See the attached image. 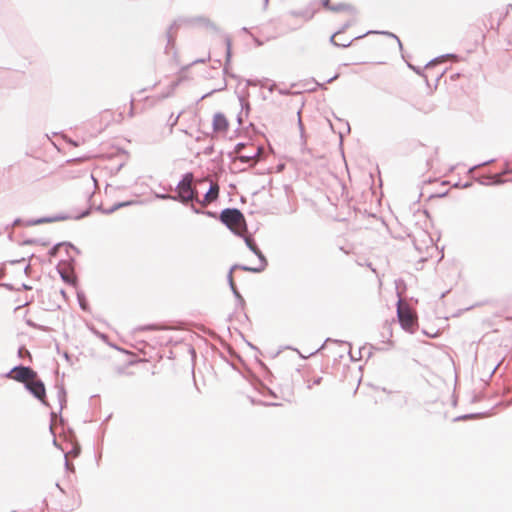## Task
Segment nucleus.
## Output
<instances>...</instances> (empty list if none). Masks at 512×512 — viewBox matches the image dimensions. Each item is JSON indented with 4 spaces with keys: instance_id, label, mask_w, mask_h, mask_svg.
Wrapping results in <instances>:
<instances>
[{
    "instance_id": "7",
    "label": "nucleus",
    "mask_w": 512,
    "mask_h": 512,
    "mask_svg": "<svg viewBox=\"0 0 512 512\" xmlns=\"http://www.w3.org/2000/svg\"><path fill=\"white\" fill-rule=\"evenodd\" d=\"M212 126L215 132L225 133L228 130L229 123L226 116L219 112L214 114Z\"/></svg>"
},
{
    "instance_id": "27",
    "label": "nucleus",
    "mask_w": 512,
    "mask_h": 512,
    "mask_svg": "<svg viewBox=\"0 0 512 512\" xmlns=\"http://www.w3.org/2000/svg\"><path fill=\"white\" fill-rule=\"evenodd\" d=\"M298 124H299V128H300L301 137L303 138L304 129H303V125H302L300 118L298 120Z\"/></svg>"
},
{
    "instance_id": "26",
    "label": "nucleus",
    "mask_w": 512,
    "mask_h": 512,
    "mask_svg": "<svg viewBox=\"0 0 512 512\" xmlns=\"http://www.w3.org/2000/svg\"><path fill=\"white\" fill-rule=\"evenodd\" d=\"M226 44H227V57L229 58L230 57L231 43H230V40L228 38L226 39Z\"/></svg>"
},
{
    "instance_id": "36",
    "label": "nucleus",
    "mask_w": 512,
    "mask_h": 512,
    "mask_svg": "<svg viewBox=\"0 0 512 512\" xmlns=\"http://www.w3.org/2000/svg\"><path fill=\"white\" fill-rule=\"evenodd\" d=\"M65 466H66L67 468H69V463H68V461H67V460H65Z\"/></svg>"
},
{
    "instance_id": "16",
    "label": "nucleus",
    "mask_w": 512,
    "mask_h": 512,
    "mask_svg": "<svg viewBox=\"0 0 512 512\" xmlns=\"http://www.w3.org/2000/svg\"><path fill=\"white\" fill-rule=\"evenodd\" d=\"M420 237H422V242L426 249H428L431 246L432 240L425 232L420 233Z\"/></svg>"
},
{
    "instance_id": "3",
    "label": "nucleus",
    "mask_w": 512,
    "mask_h": 512,
    "mask_svg": "<svg viewBox=\"0 0 512 512\" xmlns=\"http://www.w3.org/2000/svg\"><path fill=\"white\" fill-rule=\"evenodd\" d=\"M397 316L401 326L405 330H411L413 328L415 323L414 316L408 307L402 306L401 300L398 301Z\"/></svg>"
},
{
    "instance_id": "40",
    "label": "nucleus",
    "mask_w": 512,
    "mask_h": 512,
    "mask_svg": "<svg viewBox=\"0 0 512 512\" xmlns=\"http://www.w3.org/2000/svg\"><path fill=\"white\" fill-rule=\"evenodd\" d=\"M264 2H265V5H267V3H268V0H264Z\"/></svg>"
},
{
    "instance_id": "30",
    "label": "nucleus",
    "mask_w": 512,
    "mask_h": 512,
    "mask_svg": "<svg viewBox=\"0 0 512 512\" xmlns=\"http://www.w3.org/2000/svg\"><path fill=\"white\" fill-rule=\"evenodd\" d=\"M438 60V58H435V59H432L431 61H429L427 64H426V68L432 66L436 61Z\"/></svg>"
},
{
    "instance_id": "35",
    "label": "nucleus",
    "mask_w": 512,
    "mask_h": 512,
    "mask_svg": "<svg viewBox=\"0 0 512 512\" xmlns=\"http://www.w3.org/2000/svg\"><path fill=\"white\" fill-rule=\"evenodd\" d=\"M472 416H473V415H464L462 418H463V419H466V418H470V417H472Z\"/></svg>"
},
{
    "instance_id": "41",
    "label": "nucleus",
    "mask_w": 512,
    "mask_h": 512,
    "mask_svg": "<svg viewBox=\"0 0 512 512\" xmlns=\"http://www.w3.org/2000/svg\"><path fill=\"white\" fill-rule=\"evenodd\" d=\"M12 512H16V511H12Z\"/></svg>"
},
{
    "instance_id": "15",
    "label": "nucleus",
    "mask_w": 512,
    "mask_h": 512,
    "mask_svg": "<svg viewBox=\"0 0 512 512\" xmlns=\"http://www.w3.org/2000/svg\"><path fill=\"white\" fill-rule=\"evenodd\" d=\"M244 241L246 246L250 249V251L253 252L257 248V245L251 236H245Z\"/></svg>"
},
{
    "instance_id": "39",
    "label": "nucleus",
    "mask_w": 512,
    "mask_h": 512,
    "mask_svg": "<svg viewBox=\"0 0 512 512\" xmlns=\"http://www.w3.org/2000/svg\"><path fill=\"white\" fill-rule=\"evenodd\" d=\"M197 62H198V60H194V63H197ZM199 62H203V60H199Z\"/></svg>"
},
{
    "instance_id": "28",
    "label": "nucleus",
    "mask_w": 512,
    "mask_h": 512,
    "mask_svg": "<svg viewBox=\"0 0 512 512\" xmlns=\"http://www.w3.org/2000/svg\"><path fill=\"white\" fill-rule=\"evenodd\" d=\"M61 277H62V279H63L65 282L71 283V279H70V277H68V276L64 275L63 273H61Z\"/></svg>"
},
{
    "instance_id": "24",
    "label": "nucleus",
    "mask_w": 512,
    "mask_h": 512,
    "mask_svg": "<svg viewBox=\"0 0 512 512\" xmlns=\"http://www.w3.org/2000/svg\"><path fill=\"white\" fill-rule=\"evenodd\" d=\"M59 246H60V244H56L54 247H52V248L50 249V251H49V254H50L51 256H54V255L57 253V249H58V247H59Z\"/></svg>"
},
{
    "instance_id": "19",
    "label": "nucleus",
    "mask_w": 512,
    "mask_h": 512,
    "mask_svg": "<svg viewBox=\"0 0 512 512\" xmlns=\"http://www.w3.org/2000/svg\"><path fill=\"white\" fill-rule=\"evenodd\" d=\"M65 396H66V393H65L64 388L60 387L58 389V399H59V402H60L61 406L63 405V402H65Z\"/></svg>"
},
{
    "instance_id": "10",
    "label": "nucleus",
    "mask_w": 512,
    "mask_h": 512,
    "mask_svg": "<svg viewBox=\"0 0 512 512\" xmlns=\"http://www.w3.org/2000/svg\"><path fill=\"white\" fill-rule=\"evenodd\" d=\"M330 10L334 11V12L347 11L353 16L356 14L354 7H352L351 5H348V4H344V3H340L337 5H331Z\"/></svg>"
},
{
    "instance_id": "34",
    "label": "nucleus",
    "mask_w": 512,
    "mask_h": 512,
    "mask_svg": "<svg viewBox=\"0 0 512 512\" xmlns=\"http://www.w3.org/2000/svg\"><path fill=\"white\" fill-rule=\"evenodd\" d=\"M87 214H88V211H86V212L82 213L79 217H84V216H86Z\"/></svg>"
},
{
    "instance_id": "11",
    "label": "nucleus",
    "mask_w": 512,
    "mask_h": 512,
    "mask_svg": "<svg viewBox=\"0 0 512 512\" xmlns=\"http://www.w3.org/2000/svg\"><path fill=\"white\" fill-rule=\"evenodd\" d=\"M290 15L293 16V17H296V18L301 17L304 20L309 21L310 19L313 18L314 11H312L310 9H306V10H303V11H291Z\"/></svg>"
},
{
    "instance_id": "32",
    "label": "nucleus",
    "mask_w": 512,
    "mask_h": 512,
    "mask_svg": "<svg viewBox=\"0 0 512 512\" xmlns=\"http://www.w3.org/2000/svg\"><path fill=\"white\" fill-rule=\"evenodd\" d=\"M350 25H351V22H347V23H345V24L343 25V27H342L340 30H342V32H343V31H344L346 28H348Z\"/></svg>"
},
{
    "instance_id": "21",
    "label": "nucleus",
    "mask_w": 512,
    "mask_h": 512,
    "mask_svg": "<svg viewBox=\"0 0 512 512\" xmlns=\"http://www.w3.org/2000/svg\"><path fill=\"white\" fill-rule=\"evenodd\" d=\"M56 350H57V353H58V354H61V352H60V349H59V346H58V345L56 346ZM62 356L64 357V359H65L68 363H72V362H71V356L68 354V352H66V351H65V352H62Z\"/></svg>"
},
{
    "instance_id": "2",
    "label": "nucleus",
    "mask_w": 512,
    "mask_h": 512,
    "mask_svg": "<svg viewBox=\"0 0 512 512\" xmlns=\"http://www.w3.org/2000/svg\"><path fill=\"white\" fill-rule=\"evenodd\" d=\"M193 180L194 176L191 172L184 174L176 186L177 195L174 197H178V200L182 202L197 200L192 188Z\"/></svg>"
},
{
    "instance_id": "25",
    "label": "nucleus",
    "mask_w": 512,
    "mask_h": 512,
    "mask_svg": "<svg viewBox=\"0 0 512 512\" xmlns=\"http://www.w3.org/2000/svg\"><path fill=\"white\" fill-rule=\"evenodd\" d=\"M321 2H322V5H323L325 8H327V9H329V10H330L331 5H330V1H329V0H321Z\"/></svg>"
},
{
    "instance_id": "1",
    "label": "nucleus",
    "mask_w": 512,
    "mask_h": 512,
    "mask_svg": "<svg viewBox=\"0 0 512 512\" xmlns=\"http://www.w3.org/2000/svg\"><path fill=\"white\" fill-rule=\"evenodd\" d=\"M220 220L237 235L242 236L243 232L247 230L244 215L237 208H226L222 210Z\"/></svg>"
},
{
    "instance_id": "31",
    "label": "nucleus",
    "mask_w": 512,
    "mask_h": 512,
    "mask_svg": "<svg viewBox=\"0 0 512 512\" xmlns=\"http://www.w3.org/2000/svg\"><path fill=\"white\" fill-rule=\"evenodd\" d=\"M321 380H322V378H321V377H318V378L314 379V381H313V385H318V384H320Z\"/></svg>"
},
{
    "instance_id": "12",
    "label": "nucleus",
    "mask_w": 512,
    "mask_h": 512,
    "mask_svg": "<svg viewBox=\"0 0 512 512\" xmlns=\"http://www.w3.org/2000/svg\"><path fill=\"white\" fill-rule=\"evenodd\" d=\"M341 33H342V30H338V31H336V32H335V33L330 37V43H331L332 45L336 46V47H344V48H346V47H348V46H350V45H351V43H352V41H353V40H347L346 42H337V41L335 40V37H336L337 35L341 34Z\"/></svg>"
},
{
    "instance_id": "17",
    "label": "nucleus",
    "mask_w": 512,
    "mask_h": 512,
    "mask_svg": "<svg viewBox=\"0 0 512 512\" xmlns=\"http://www.w3.org/2000/svg\"><path fill=\"white\" fill-rule=\"evenodd\" d=\"M154 196L157 199H163V200L169 199V200H173V201L178 200V197H174V195H170V194L155 193Z\"/></svg>"
},
{
    "instance_id": "13",
    "label": "nucleus",
    "mask_w": 512,
    "mask_h": 512,
    "mask_svg": "<svg viewBox=\"0 0 512 512\" xmlns=\"http://www.w3.org/2000/svg\"><path fill=\"white\" fill-rule=\"evenodd\" d=\"M137 203H138L137 201H133V200L125 201V202H119V203L114 204L111 208L105 210V213L110 214V213H113L114 211H116L119 208L130 206V205L137 204Z\"/></svg>"
},
{
    "instance_id": "20",
    "label": "nucleus",
    "mask_w": 512,
    "mask_h": 512,
    "mask_svg": "<svg viewBox=\"0 0 512 512\" xmlns=\"http://www.w3.org/2000/svg\"><path fill=\"white\" fill-rule=\"evenodd\" d=\"M246 148V144L243 143V142H240V143H237L234 147V153L238 154V156L240 154H242V150Z\"/></svg>"
},
{
    "instance_id": "8",
    "label": "nucleus",
    "mask_w": 512,
    "mask_h": 512,
    "mask_svg": "<svg viewBox=\"0 0 512 512\" xmlns=\"http://www.w3.org/2000/svg\"><path fill=\"white\" fill-rule=\"evenodd\" d=\"M249 149L248 152L240 154L236 159L242 163H249L251 160L258 157L262 150L260 147H256L253 144L249 146Z\"/></svg>"
},
{
    "instance_id": "23",
    "label": "nucleus",
    "mask_w": 512,
    "mask_h": 512,
    "mask_svg": "<svg viewBox=\"0 0 512 512\" xmlns=\"http://www.w3.org/2000/svg\"><path fill=\"white\" fill-rule=\"evenodd\" d=\"M491 162H493V160H488V161H485V162L480 163V164H478V165H475V166L471 167L469 171L471 172V171L475 170L476 168H478V167H480V166L487 165V164H489V163H491Z\"/></svg>"
},
{
    "instance_id": "37",
    "label": "nucleus",
    "mask_w": 512,
    "mask_h": 512,
    "mask_svg": "<svg viewBox=\"0 0 512 512\" xmlns=\"http://www.w3.org/2000/svg\"><path fill=\"white\" fill-rule=\"evenodd\" d=\"M80 306L85 309L84 303H80Z\"/></svg>"
},
{
    "instance_id": "6",
    "label": "nucleus",
    "mask_w": 512,
    "mask_h": 512,
    "mask_svg": "<svg viewBox=\"0 0 512 512\" xmlns=\"http://www.w3.org/2000/svg\"><path fill=\"white\" fill-rule=\"evenodd\" d=\"M25 386L31 394L44 403L45 386L41 380L31 379Z\"/></svg>"
},
{
    "instance_id": "5",
    "label": "nucleus",
    "mask_w": 512,
    "mask_h": 512,
    "mask_svg": "<svg viewBox=\"0 0 512 512\" xmlns=\"http://www.w3.org/2000/svg\"><path fill=\"white\" fill-rule=\"evenodd\" d=\"M12 373L14 374L13 379H15L16 381H19V382L27 383L31 379H34L36 377V373L30 367H27V366L14 367L7 374V376H10Z\"/></svg>"
},
{
    "instance_id": "4",
    "label": "nucleus",
    "mask_w": 512,
    "mask_h": 512,
    "mask_svg": "<svg viewBox=\"0 0 512 512\" xmlns=\"http://www.w3.org/2000/svg\"><path fill=\"white\" fill-rule=\"evenodd\" d=\"M253 253L259 259V264L257 266H247V265L236 264L231 267V270L241 269L243 271H248V272H252V273H260V272L264 271L268 264L264 254L260 251V249L258 247L253 251Z\"/></svg>"
},
{
    "instance_id": "33",
    "label": "nucleus",
    "mask_w": 512,
    "mask_h": 512,
    "mask_svg": "<svg viewBox=\"0 0 512 512\" xmlns=\"http://www.w3.org/2000/svg\"><path fill=\"white\" fill-rule=\"evenodd\" d=\"M410 68H412L416 73L421 74V70L419 68L413 67L409 65Z\"/></svg>"
},
{
    "instance_id": "38",
    "label": "nucleus",
    "mask_w": 512,
    "mask_h": 512,
    "mask_svg": "<svg viewBox=\"0 0 512 512\" xmlns=\"http://www.w3.org/2000/svg\"><path fill=\"white\" fill-rule=\"evenodd\" d=\"M287 92L280 90V94H286Z\"/></svg>"
},
{
    "instance_id": "14",
    "label": "nucleus",
    "mask_w": 512,
    "mask_h": 512,
    "mask_svg": "<svg viewBox=\"0 0 512 512\" xmlns=\"http://www.w3.org/2000/svg\"><path fill=\"white\" fill-rule=\"evenodd\" d=\"M233 271H234V270H231V269H230V271H229V273H228V282H229V285H230V288H231V290H232L233 294H234L237 298H241V296H240L239 292L237 291V289H236V287H235V284H234V282H233V278H232V272H233Z\"/></svg>"
},
{
    "instance_id": "29",
    "label": "nucleus",
    "mask_w": 512,
    "mask_h": 512,
    "mask_svg": "<svg viewBox=\"0 0 512 512\" xmlns=\"http://www.w3.org/2000/svg\"><path fill=\"white\" fill-rule=\"evenodd\" d=\"M415 248L420 251V253L423 252L424 247L417 244V241L415 240Z\"/></svg>"
},
{
    "instance_id": "9",
    "label": "nucleus",
    "mask_w": 512,
    "mask_h": 512,
    "mask_svg": "<svg viewBox=\"0 0 512 512\" xmlns=\"http://www.w3.org/2000/svg\"><path fill=\"white\" fill-rule=\"evenodd\" d=\"M218 193H219V186H218V184L211 183L208 191L204 195V199L201 200V201H199L197 199V201L200 204H202V205H206L207 203H210V202L216 200L218 198Z\"/></svg>"
},
{
    "instance_id": "22",
    "label": "nucleus",
    "mask_w": 512,
    "mask_h": 512,
    "mask_svg": "<svg viewBox=\"0 0 512 512\" xmlns=\"http://www.w3.org/2000/svg\"><path fill=\"white\" fill-rule=\"evenodd\" d=\"M381 33H382V34H385V35H388V36H391V37H393L394 39H396V41H397V43H398L399 47H400V48L402 47V43H401V41L399 40V38H398L396 35H394L393 33H390V32H381Z\"/></svg>"
},
{
    "instance_id": "18",
    "label": "nucleus",
    "mask_w": 512,
    "mask_h": 512,
    "mask_svg": "<svg viewBox=\"0 0 512 512\" xmlns=\"http://www.w3.org/2000/svg\"><path fill=\"white\" fill-rule=\"evenodd\" d=\"M63 219H65L64 216H57L54 218H41V219L36 220L35 223L40 224V223L51 222V221H55V220H63Z\"/></svg>"
}]
</instances>
